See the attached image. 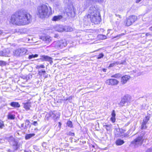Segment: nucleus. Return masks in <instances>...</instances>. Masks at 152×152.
Segmentation results:
<instances>
[{
  "label": "nucleus",
  "instance_id": "1",
  "mask_svg": "<svg viewBox=\"0 0 152 152\" xmlns=\"http://www.w3.org/2000/svg\"><path fill=\"white\" fill-rule=\"evenodd\" d=\"M31 17L29 13L25 11L20 10L12 15L10 22L18 26L24 25L31 22Z\"/></svg>",
  "mask_w": 152,
  "mask_h": 152
},
{
  "label": "nucleus",
  "instance_id": "2",
  "mask_svg": "<svg viewBox=\"0 0 152 152\" xmlns=\"http://www.w3.org/2000/svg\"><path fill=\"white\" fill-rule=\"evenodd\" d=\"M49 10L47 5L42 4L38 7L37 15L41 18H44L52 14V10L51 7H49Z\"/></svg>",
  "mask_w": 152,
  "mask_h": 152
},
{
  "label": "nucleus",
  "instance_id": "3",
  "mask_svg": "<svg viewBox=\"0 0 152 152\" xmlns=\"http://www.w3.org/2000/svg\"><path fill=\"white\" fill-rule=\"evenodd\" d=\"M91 14L90 18L91 22L95 24H98L101 21V18L99 13L96 10L95 7H91L89 11Z\"/></svg>",
  "mask_w": 152,
  "mask_h": 152
},
{
  "label": "nucleus",
  "instance_id": "4",
  "mask_svg": "<svg viewBox=\"0 0 152 152\" xmlns=\"http://www.w3.org/2000/svg\"><path fill=\"white\" fill-rule=\"evenodd\" d=\"M67 44L66 41L64 39L55 41L53 42V45L56 48L60 49L66 46Z\"/></svg>",
  "mask_w": 152,
  "mask_h": 152
},
{
  "label": "nucleus",
  "instance_id": "5",
  "mask_svg": "<svg viewBox=\"0 0 152 152\" xmlns=\"http://www.w3.org/2000/svg\"><path fill=\"white\" fill-rule=\"evenodd\" d=\"M144 140L143 135L141 134L132 141L131 143L135 146H138L139 145H141L142 144Z\"/></svg>",
  "mask_w": 152,
  "mask_h": 152
},
{
  "label": "nucleus",
  "instance_id": "6",
  "mask_svg": "<svg viewBox=\"0 0 152 152\" xmlns=\"http://www.w3.org/2000/svg\"><path fill=\"white\" fill-rule=\"evenodd\" d=\"M137 17L135 15H131L126 18L125 21L126 25L128 26L131 25L136 20Z\"/></svg>",
  "mask_w": 152,
  "mask_h": 152
},
{
  "label": "nucleus",
  "instance_id": "7",
  "mask_svg": "<svg viewBox=\"0 0 152 152\" xmlns=\"http://www.w3.org/2000/svg\"><path fill=\"white\" fill-rule=\"evenodd\" d=\"M72 29L71 28L68 26L64 27L62 25H58L56 27V30L59 32H62L63 31H71Z\"/></svg>",
  "mask_w": 152,
  "mask_h": 152
},
{
  "label": "nucleus",
  "instance_id": "8",
  "mask_svg": "<svg viewBox=\"0 0 152 152\" xmlns=\"http://www.w3.org/2000/svg\"><path fill=\"white\" fill-rule=\"evenodd\" d=\"M27 50L25 48H22L21 49H17L14 51V55L18 56H22L25 54Z\"/></svg>",
  "mask_w": 152,
  "mask_h": 152
},
{
  "label": "nucleus",
  "instance_id": "9",
  "mask_svg": "<svg viewBox=\"0 0 152 152\" xmlns=\"http://www.w3.org/2000/svg\"><path fill=\"white\" fill-rule=\"evenodd\" d=\"M126 131L122 129H115L114 133L116 136L117 137H125L126 136L125 132Z\"/></svg>",
  "mask_w": 152,
  "mask_h": 152
},
{
  "label": "nucleus",
  "instance_id": "10",
  "mask_svg": "<svg viewBox=\"0 0 152 152\" xmlns=\"http://www.w3.org/2000/svg\"><path fill=\"white\" fill-rule=\"evenodd\" d=\"M119 83V81L115 79H108L105 81V83L109 85L115 86L117 85Z\"/></svg>",
  "mask_w": 152,
  "mask_h": 152
},
{
  "label": "nucleus",
  "instance_id": "11",
  "mask_svg": "<svg viewBox=\"0 0 152 152\" xmlns=\"http://www.w3.org/2000/svg\"><path fill=\"white\" fill-rule=\"evenodd\" d=\"M52 58L48 56H42L41 58L37 59L39 61H48L50 62V64H51L53 63Z\"/></svg>",
  "mask_w": 152,
  "mask_h": 152
},
{
  "label": "nucleus",
  "instance_id": "12",
  "mask_svg": "<svg viewBox=\"0 0 152 152\" xmlns=\"http://www.w3.org/2000/svg\"><path fill=\"white\" fill-rule=\"evenodd\" d=\"M10 51L9 49L7 48L2 51H0V56H8Z\"/></svg>",
  "mask_w": 152,
  "mask_h": 152
},
{
  "label": "nucleus",
  "instance_id": "13",
  "mask_svg": "<svg viewBox=\"0 0 152 152\" xmlns=\"http://www.w3.org/2000/svg\"><path fill=\"white\" fill-rule=\"evenodd\" d=\"M66 12L68 16L70 17H74L75 16V12L73 8L69 9L68 8L66 10Z\"/></svg>",
  "mask_w": 152,
  "mask_h": 152
},
{
  "label": "nucleus",
  "instance_id": "14",
  "mask_svg": "<svg viewBox=\"0 0 152 152\" xmlns=\"http://www.w3.org/2000/svg\"><path fill=\"white\" fill-rule=\"evenodd\" d=\"M123 99L125 101L126 105L130 103L131 100V97L128 95L124 96L123 98Z\"/></svg>",
  "mask_w": 152,
  "mask_h": 152
},
{
  "label": "nucleus",
  "instance_id": "15",
  "mask_svg": "<svg viewBox=\"0 0 152 152\" xmlns=\"http://www.w3.org/2000/svg\"><path fill=\"white\" fill-rule=\"evenodd\" d=\"M130 78V77L128 75H125L122 77L121 79L122 83L123 84L126 83Z\"/></svg>",
  "mask_w": 152,
  "mask_h": 152
},
{
  "label": "nucleus",
  "instance_id": "16",
  "mask_svg": "<svg viewBox=\"0 0 152 152\" xmlns=\"http://www.w3.org/2000/svg\"><path fill=\"white\" fill-rule=\"evenodd\" d=\"M41 39L43 41L46 42H50L52 40L51 38L48 36H42Z\"/></svg>",
  "mask_w": 152,
  "mask_h": 152
},
{
  "label": "nucleus",
  "instance_id": "17",
  "mask_svg": "<svg viewBox=\"0 0 152 152\" xmlns=\"http://www.w3.org/2000/svg\"><path fill=\"white\" fill-rule=\"evenodd\" d=\"M50 116L54 119H56L59 117V115L58 114L57 112L56 111H54L50 114Z\"/></svg>",
  "mask_w": 152,
  "mask_h": 152
},
{
  "label": "nucleus",
  "instance_id": "18",
  "mask_svg": "<svg viewBox=\"0 0 152 152\" xmlns=\"http://www.w3.org/2000/svg\"><path fill=\"white\" fill-rule=\"evenodd\" d=\"M63 17L61 15L54 16L52 19L53 21H58L62 19Z\"/></svg>",
  "mask_w": 152,
  "mask_h": 152
},
{
  "label": "nucleus",
  "instance_id": "19",
  "mask_svg": "<svg viewBox=\"0 0 152 152\" xmlns=\"http://www.w3.org/2000/svg\"><path fill=\"white\" fill-rule=\"evenodd\" d=\"M10 104L12 107H19L20 105L18 102H11Z\"/></svg>",
  "mask_w": 152,
  "mask_h": 152
},
{
  "label": "nucleus",
  "instance_id": "20",
  "mask_svg": "<svg viewBox=\"0 0 152 152\" xmlns=\"http://www.w3.org/2000/svg\"><path fill=\"white\" fill-rule=\"evenodd\" d=\"M31 107V103L30 102H27L25 103L24 105V107L27 110L30 109V107Z\"/></svg>",
  "mask_w": 152,
  "mask_h": 152
},
{
  "label": "nucleus",
  "instance_id": "21",
  "mask_svg": "<svg viewBox=\"0 0 152 152\" xmlns=\"http://www.w3.org/2000/svg\"><path fill=\"white\" fill-rule=\"evenodd\" d=\"M103 127L107 130V131H109L111 128L112 125L111 124L106 125L105 124L103 125Z\"/></svg>",
  "mask_w": 152,
  "mask_h": 152
},
{
  "label": "nucleus",
  "instance_id": "22",
  "mask_svg": "<svg viewBox=\"0 0 152 152\" xmlns=\"http://www.w3.org/2000/svg\"><path fill=\"white\" fill-rule=\"evenodd\" d=\"M124 142L123 140L121 139H118L116 141V143L117 145H120L124 143Z\"/></svg>",
  "mask_w": 152,
  "mask_h": 152
},
{
  "label": "nucleus",
  "instance_id": "23",
  "mask_svg": "<svg viewBox=\"0 0 152 152\" xmlns=\"http://www.w3.org/2000/svg\"><path fill=\"white\" fill-rule=\"evenodd\" d=\"M34 135L35 134H26L25 137V138L26 140H28Z\"/></svg>",
  "mask_w": 152,
  "mask_h": 152
},
{
  "label": "nucleus",
  "instance_id": "24",
  "mask_svg": "<svg viewBox=\"0 0 152 152\" xmlns=\"http://www.w3.org/2000/svg\"><path fill=\"white\" fill-rule=\"evenodd\" d=\"M115 65L125 64L126 62L125 60H122L121 61H114Z\"/></svg>",
  "mask_w": 152,
  "mask_h": 152
},
{
  "label": "nucleus",
  "instance_id": "25",
  "mask_svg": "<svg viewBox=\"0 0 152 152\" xmlns=\"http://www.w3.org/2000/svg\"><path fill=\"white\" fill-rule=\"evenodd\" d=\"M125 104H126V103L122 98L121 102L118 104V105L120 107H122Z\"/></svg>",
  "mask_w": 152,
  "mask_h": 152
},
{
  "label": "nucleus",
  "instance_id": "26",
  "mask_svg": "<svg viewBox=\"0 0 152 152\" xmlns=\"http://www.w3.org/2000/svg\"><path fill=\"white\" fill-rule=\"evenodd\" d=\"M111 77H112L118 78L122 77V75L120 73H117L112 75Z\"/></svg>",
  "mask_w": 152,
  "mask_h": 152
},
{
  "label": "nucleus",
  "instance_id": "27",
  "mask_svg": "<svg viewBox=\"0 0 152 152\" xmlns=\"http://www.w3.org/2000/svg\"><path fill=\"white\" fill-rule=\"evenodd\" d=\"M150 117L148 116H147L145 117V118L143 120V122L146 124L147 122L150 119Z\"/></svg>",
  "mask_w": 152,
  "mask_h": 152
},
{
  "label": "nucleus",
  "instance_id": "28",
  "mask_svg": "<svg viewBox=\"0 0 152 152\" xmlns=\"http://www.w3.org/2000/svg\"><path fill=\"white\" fill-rule=\"evenodd\" d=\"M8 119L13 120L15 118V115L10 114H9L8 115Z\"/></svg>",
  "mask_w": 152,
  "mask_h": 152
},
{
  "label": "nucleus",
  "instance_id": "29",
  "mask_svg": "<svg viewBox=\"0 0 152 152\" xmlns=\"http://www.w3.org/2000/svg\"><path fill=\"white\" fill-rule=\"evenodd\" d=\"M31 76V75H28L23 76L22 78L24 79L28 80L30 79V77Z\"/></svg>",
  "mask_w": 152,
  "mask_h": 152
},
{
  "label": "nucleus",
  "instance_id": "30",
  "mask_svg": "<svg viewBox=\"0 0 152 152\" xmlns=\"http://www.w3.org/2000/svg\"><path fill=\"white\" fill-rule=\"evenodd\" d=\"M98 37L101 39H106V37L105 35L100 34L98 36Z\"/></svg>",
  "mask_w": 152,
  "mask_h": 152
},
{
  "label": "nucleus",
  "instance_id": "31",
  "mask_svg": "<svg viewBox=\"0 0 152 152\" xmlns=\"http://www.w3.org/2000/svg\"><path fill=\"white\" fill-rule=\"evenodd\" d=\"M38 55L37 54H32V55H29L28 56V58L29 59H31L33 58L37 57L38 56Z\"/></svg>",
  "mask_w": 152,
  "mask_h": 152
},
{
  "label": "nucleus",
  "instance_id": "32",
  "mask_svg": "<svg viewBox=\"0 0 152 152\" xmlns=\"http://www.w3.org/2000/svg\"><path fill=\"white\" fill-rule=\"evenodd\" d=\"M4 122L1 120H0V129H2L4 127Z\"/></svg>",
  "mask_w": 152,
  "mask_h": 152
},
{
  "label": "nucleus",
  "instance_id": "33",
  "mask_svg": "<svg viewBox=\"0 0 152 152\" xmlns=\"http://www.w3.org/2000/svg\"><path fill=\"white\" fill-rule=\"evenodd\" d=\"M67 125L70 128L72 127V123L71 121H68L67 123Z\"/></svg>",
  "mask_w": 152,
  "mask_h": 152
},
{
  "label": "nucleus",
  "instance_id": "34",
  "mask_svg": "<svg viewBox=\"0 0 152 152\" xmlns=\"http://www.w3.org/2000/svg\"><path fill=\"white\" fill-rule=\"evenodd\" d=\"M146 124L144 123V122H142V125H141V129H145L147 128V126L146 125Z\"/></svg>",
  "mask_w": 152,
  "mask_h": 152
},
{
  "label": "nucleus",
  "instance_id": "35",
  "mask_svg": "<svg viewBox=\"0 0 152 152\" xmlns=\"http://www.w3.org/2000/svg\"><path fill=\"white\" fill-rule=\"evenodd\" d=\"M90 150L92 152H95L96 151V149L94 145H92L90 148Z\"/></svg>",
  "mask_w": 152,
  "mask_h": 152
},
{
  "label": "nucleus",
  "instance_id": "36",
  "mask_svg": "<svg viewBox=\"0 0 152 152\" xmlns=\"http://www.w3.org/2000/svg\"><path fill=\"white\" fill-rule=\"evenodd\" d=\"M45 67V66L43 65H37L36 66V68L38 69L44 68Z\"/></svg>",
  "mask_w": 152,
  "mask_h": 152
},
{
  "label": "nucleus",
  "instance_id": "37",
  "mask_svg": "<svg viewBox=\"0 0 152 152\" xmlns=\"http://www.w3.org/2000/svg\"><path fill=\"white\" fill-rule=\"evenodd\" d=\"M6 64V63L5 62L3 61H0V66H5Z\"/></svg>",
  "mask_w": 152,
  "mask_h": 152
},
{
  "label": "nucleus",
  "instance_id": "38",
  "mask_svg": "<svg viewBox=\"0 0 152 152\" xmlns=\"http://www.w3.org/2000/svg\"><path fill=\"white\" fill-rule=\"evenodd\" d=\"M104 55L102 53H100L98 56L97 58L98 59L101 58L103 57Z\"/></svg>",
  "mask_w": 152,
  "mask_h": 152
},
{
  "label": "nucleus",
  "instance_id": "39",
  "mask_svg": "<svg viewBox=\"0 0 152 152\" xmlns=\"http://www.w3.org/2000/svg\"><path fill=\"white\" fill-rule=\"evenodd\" d=\"M124 33L121 34H118L116 36L114 37V38H117V37H120L121 36L124 35Z\"/></svg>",
  "mask_w": 152,
  "mask_h": 152
},
{
  "label": "nucleus",
  "instance_id": "40",
  "mask_svg": "<svg viewBox=\"0 0 152 152\" xmlns=\"http://www.w3.org/2000/svg\"><path fill=\"white\" fill-rule=\"evenodd\" d=\"M110 120L113 123H114L115 122V117H112L110 118Z\"/></svg>",
  "mask_w": 152,
  "mask_h": 152
},
{
  "label": "nucleus",
  "instance_id": "41",
  "mask_svg": "<svg viewBox=\"0 0 152 152\" xmlns=\"http://www.w3.org/2000/svg\"><path fill=\"white\" fill-rule=\"evenodd\" d=\"M32 124L34 125V126H37L38 125V124L37 121H34L33 123L31 124Z\"/></svg>",
  "mask_w": 152,
  "mask_h": 152
},
{
  "label": "nucleus",
  "instance_id": "42",
  "mask_svg": "<svg viewBox=\"0 0 152 152\" xmlns=\"http://www.w3.org/2000/svg\"><path fill=\"white\" fill-rule=\"evenodd\" d=\"M111 115L112 117H115V111L114 110H113V111H112Z\"/></svg>",
  "mask_w": 152,
  "mask_h": 152
},
{
  "label": "nucleus",
  "instance_id": "43",
  "mask_svg": "<svg viewBox=\"0 0 152 152\" xmlns=\"http://www.w3.org/2000/svg\"><path fill=\"white\" fill-rule=\"evenodd\" d=\"M115 65V62H114L113 63H111V64H110L109 67H113Z\"/></svg>",
  "mask_w": 152,
  "mask_h": 152
},
{
  "label": "nucleus",
  "instance_id": "44",
  "mask_svg": "<svg viewBox=\"0 0 152 152\" xmlns=\"http://www.w3.org/2000/svg\"><path fill=\"white\" fill-rule=\"evenodd\" d=\"M30 123V122L28 120H26V121L25 124L26 125H29Z\"/></svg>",
  "mask_w": 152,
  "mask_h": 152
},
{
  "label": "nucleus",
  "instance_id": "45",
  "mask_svg": "<svg viewBox=\"0 0 152 152\" xmlns=\"http://www.w3.org/2000/svg\"><path fill=\"white\" fill-rule=\"evenodd\" d=\"M147 152H152V148L148 149L147 151Z\"/></svg>",
  "mask_w": 152,
  "mask_h": 152
},
{
  "label": "nucleus",
  "instance_id": "46",
  "mask_svg": "<svg viewBox=\"0 0 152 152\" xmlns=\"http://www.w3.org/2000/svg\"><path fill=\"white\" fill-rule=\"evenodd\" d=\"M115 16L117 17H118L120 19H121V15H117L116 14H115Z\"/></svg>",
  "mask_w": 152,
  "mask_h": 152
},
{
  "label": "nucleus",
  "instance_id": "47",
  "mask_svg": "<svg viewBox=\"0 0 152 152\" xmlns=\"http://www.w3.org/2000/svg\"><path fill=\"white\" fill-rule=\"evenodd\" d=\"M68 134L69 135H71V136H74V135H75V134H74V133H72V132H69L68 133Z\"/></svg>",
  "mask_w": 152,
  "mask_h": 152
},
{
  "label": "nucleus",
  "instance_id": "48",
  "mask_svg": "<svg viewBox=\"0 0 152 152\" xmlns=\"http://www.w3.org/2000/svg\"><path fill=\"white\" fill-rule=\"evenodd\" d=\"M120 18H119V19L118 18V19H117L118 21H117L116 22V23L117 24H118L120 22Z\"/></svg>",
  "mask_w": 152,
  "mask_h": 152
},
{
  "label": "nucleus",
  "instance_id": "49",
  "mask_svg": "<svg viewBox=\"0 0 152 152\" xmlns=\"http://www.w3.org/2000/svg\"><path fill=\"white\" fill-rule=\"evenodd\" d=\"M38 74L40 75H43L42 73L41 70L38 72Z\"/></svg>",
  "mask_w": 152,
  "mask_h": 152
},
{
  "label": "nucleus",
  "instance_id": "50",
  "mask_svg": "<svg viewBox=\"0 0 152 152\" xmlns=\"http://www.w3.org/2000/svg\"><path fill=\"white\" fill-rule=\"evenodd\" d=\"M41 72H42V73L43 75H44V74L45 73H46V71H45V70H41Z\"/></svg>",
  "mask_w": 152,
  "mask_h": 152
},
{
  "label": "nucleus",
  "instance_id": "51",
  "mask_svg": "<svg viewBox=\"0 0 152 152\" xmlns=\"http://www.w3.org/2000/svg\"><path fill=\"white\" fill-rule=\"evenodd\" d=\"M142 0H136V2L137 3H139Z\"/></svg>",
  "mask_w": 152,
  "mask_h": 152
},
{
  "label": "nucleus",
  "instance_id": "52",
  "mask_svg": "<svg viewBox=\"0 0 152 152\" xmlns=\"http://www.w3.org/2000/svg\"><path fill=\"white\" fill-rule=\"evenodd\" d=\"M29 125H26L25 124L24 129H26L28 127V126Z\"/></svg>",
  "mask_w": 152,
  "mask_h": 152
},
{
  "label": "nucleus",
  "instance_id": "53",
  "mask_svg": "<svg viewBox=\"0 0 152 152\" xmlns=\"http://www.w3.org/2000/svg\"><path fill=\"white\" fill-rule=\"evenodd\" d=\"M7 152H13V151L10 149H9L7 150Z\"/></svg>",
  "mask_w": 152,
  "mask_h": 152
},
{
  "label": "nucleus",
  "instance_id": "54",
  "mask_svg": "<svg viewBox=\"0 0 152 152\" xmlns=\"http://www.w3.org/2000/svg\"><path fill=\"white\" fill-rule=\"evenodd\" d=\"M61 123L60 122H59L58 124V126L60 127H61Z\"/></svg>",
  "mask_w": 152,
  "mask_h": 152
},
{
  "label": "nucleus",
  "instance_id": "55",
  "mask_svg": "<svg viewBox=\"0 0 152 152\" xmlns=\"http://www.w3.org/2000/svg\"><path fill=\"white\" fill-rule=\"evenodd\" d=\"M111 31V30L110 29H108L107 30V34H109L110 33V31Z\"/></svg>",
  "mask_w": 152,
  "mask_h": 152
},
{
  "label": "nucleus",
  "instance_id": "56",
  "mask_svg": "<svg viewBox=\"0 0 152 152\" xmlns=\"http://www.w3.org/2000/svg\"><path fill=\"white\" fill-rule=\"evenodd\" d=\"M17 145H18V143L16 142H15V143L14 144H13L15 146H17Z\"/></svg>",
  "mask_w": 152,
  "mask_h": 152
},
{
  "label": "nucleus",
  "instance_id": "57",
  "mask_svg": "<svg viewBox=\"0 0 152 152\" xmlns=\"http://www.w3.org/2000/svg\"><path fill=\"white\" fill-rule=\"evenodd\" d=\"M149 29L151 31H152V26Z\"/></svg>",
  "mask_w": 152,
  "mask_h": 152
},
{
  "label": "nucleus",
  "instance_id": "58",
  "mask_svg": "<svg viewBox=\"0 0 152 152\" xmlns=\"http://www.w3.org/2000/svg\"><path fill=\"white\" fill-rule=\"evenodd\" d=\"M10 138L12 140H14V139L12 137H11Z\"/></svg>",
  "mask_w": 152,
  "mask_h": 152
},
{
  "label": "nucleus",
  "instance_id": "59",
  "mask_svg": "<svg viewBox=\"0 0 152 152\" xmlns=\"http://www.w3.org/2000/svg\"><path fill=\"white\" fill-rule=\"evenodd\" d=\"M21 126L22 127H23L24 126V124H21Z\"/></svg>",
  "mask_w": 152,
  "mask_h": 152
},
{
  "label": "nucleus",
  "instance_id": "60",
  "mask_svg": "<svg viewBox=\"0 0 152 152\" xmlns=\"http://www.w3.org/2000/svg\"><path fill=\"white\" fill-rule=\"evenodd\" d=\"M2 33V31H1L0 30V35Z\"/></svg>",
  "mask_w": 152,
  "mask_h": 152
},
{
  "label": "nucleus",
  "instance_id": "61",
  "mask_svg": "<svg viewBox=\"0 0 152 152\" xmlns=\"http://www.w3.org/2000/svg\"><path fill=\"white\" fill-rule=\"evenodd\" d=\"M103 71H104V72H105L106 71V69H103Z\"/></svg>",
  "mask_w": 152,
  "mask_h": 152
},
{
  "label": "nucleus",
  "instance_id": "62",
  "mask_svg": "<svg viewBox=\"0 0 152 152\" xmlns=\"http://www.w3.org/2000/svg\"><path fill=\"white\" fill-rule=\"evenodd\" d=\"M45 78H47L48 77V75H46L44 77Z\"/></svg>",
  "mask_w": 152,
  "mask_h": 152
},
{
  "label": "nucleus",
  "instance_id": "63",
  "mask_svg": "<svg viewBox=\"0 0 152 152\" xmlns=\"http://www.w3.org/2000/svg\"><path fill=\"white\" fill-rule=\"evenodd\" d=\"M129 123H127V124H125V125L126 126H127L129 124Z\"/></svg>",
  "mask_w": 152,
  "mask_h": 152
},
{
  "label": "nucleus",
  "instance_id": "64",
  "mask_svg": "<svg viewBox=\"0 0 152 152\" xmlns=\"http://www.w3.org/2000/svg\"><path fill=\"white\" fill-rule=\"evenodd\" d=\"M25 152H28V151H25Z\"/></svg>",
  "mask_w": 152,
  "mask_h": 152
}]
</instances>
